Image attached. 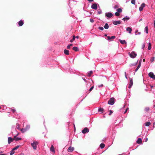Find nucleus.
<instances>
[{
	"label": "nucleus",
	"instance_id": "nucleus-44",
	"mask_svg": "<svg viewBox=\"0 0 155 155\" xmlns=\"http://www.w3.org/2000/svg\"><path fill=\"white\" fill-rule=\"evenodd\" d=\"M115 15L117 16H118L120 15V14L119 13L117 12L115 13Z\"/></svg>",
	"mask_w": 155,
	"mask_h": 155
},
{
	"label": "nucleus",
	"instance_id": "nucleus-13",
	"mask_svg": "<svg viewBox=\"0 0 155 155\" xmlns=\"http://www.w3.org/2000/svg\"><path fill=\"white\" fill-rule=\"evenodd\" d=\"M17 23L18 24V26L20 27L21 26L23 25L24 24V21L21 20L18 22Z\"/></svg>",
	"mask_w": 155,
	"mask_h": 155
},
{
	"label": "nucleus",
	"instance_id": "nucleus-36",
	"mask_svg": "<svg viewBox=\"0 0 155 155\" xmlns=\"http://www.w3.org/2000/svg\"><path fill=\"white\" fill-rule=\"evenodd\" d=\"M117 12L120 13H121L122 12V9L121 8H118L117 10Z\"/></svg>",
	"mask_w": 155,
	"mask_h": 155
},
{
	"label": "nucleus",
	"instance_id": "nucleus-17",
	"mask_svg": "<svg viewBox=\"0 0 155 155\" xmlns=\"http://www.w3.org/2000/svg\"><path fill=\"white\" fill-rule=\"evenodd\" d=\"M107 38L108 40L111 41V39H114L115 38V37L114 36H112L111 37L109 36H107Z\"/></svg>",
	"mask_w": 155,
	"mask_h": 155
},
{
	"label": "nucleus",
	"instance_id": "nucleus-15",
	"mask_svg": "<svg viewBox=\"0 0 155 155\" xmlns=\"http://www.w3.org/2000/svg\"><path fill=\"white\" fill-rule=\"evenodd\" d=\"M141 60H140L139 63L137 67L136 68L135 70V72H136L137 71V70L139 69L140 68L141 66Z\"/></svg>",
	"mask_w": 155,
	"mask_h": 155
},
{
	"label": "nucleus",
	"instance_id": "nucleus-64",
	"mask_svg": "<svg viewBox=\"0 0 155 155\" xmlns=\"http://www.w3.org/2000/svg\"><path fill=\"white\" fill-rule=\"evenodd\" d=\"M19 155H24V154L23 153H21Z\"/></svg>",
	"mask_w": 155,
	"mask_h": 155
},
{
	"label": "nucleus",
	"instance_id": "nucleus-27",
	"mask_svg": "<svg viewBox=\"0 0 155 155\" xmlns=\"http://www.w3.org/2000/svg\"><path fill=\"white\" fill-rule=\"evenodd\" d=\"M30 126L29 124L27 125L25 127V129L27 131L30 128Z\"/></svg>",
	"mask_w": 155,
	"mask_h": 155
},
{
	"label": "nucleus",
	"instance_id": "nucleus-61",
	"mask_svg": "<svg viewBox=\"0 0 155 155\" xmlns=\"http://www.w3.org/2000/svg\"><path fill=\"white\" fill-rule=\"evenodd\" d=\"M153 25H154V28H155V20H154V21Z\"/></svg>",
	"mask_w": 155,
	"mask_h": 155
},
{
	"label": "nucleus",
	"instance_id": "nucleus-23",
	"mask_svg": "<svg viewBox=\"0 0 155 155\" xmlns=\"http://www.w3.org/2000/svg\"><path fill=\"white\" fill-rule=\"evenodd\" d=\"M119 40L120 43L122 44H127V42L125 41V40H122L121 39H119Z\"/></svg>",
	"mask_w": 155,
	"mask_h": 155
},
{
	"label": "nucleus",
	"instance_id": "nucleus-16",
	"mask_svg": "<svg viewBox=\"0 0 155 155\" xmlns=\"http://www.w3.org/2000/svg\"><path fill=\"white\" fill-rule=\"evenodd\" d=\"M14 139H13L11 137H8V144H10L11 142H12L14 140Z\"/></svg>",
	"mask_w": 155,
	"mask_h": 155
},
{
	"label": "nucleus",
	"instance_id": "nucleus-57",
	"mask_svg": "<svg viewBox=\"0 0 155 155\" xmlns=\"http://www.w3.org/2000/svg\"><path fill=\"white\" fill-rule=\"evenodd\" d=\"M145 46V44H143L142 45V49H143V48H144Z\"/></svg>",
	"mask_w": 155,
	"mask_h": 155
},
{
	"label": "nucleus",
	"instance_id": "nucleus-48",
	"mask_svg": "<svg viewBox=\"0 0 155 155\" xmlns=\"http://www.w3.org/2000/svg\"><path fill=\"white\" fill-rule=\"evenodd\" d=\"M94 88V86H92L90 88V89H89V91H92V90Z\"/></svg>",
	"mask_w": 155,
	"mask_h": 155
},
{
	"label": "nucleus",
	"instance_id": "nucleus-63",
	"mask_svg": "<svg viewBox=\"0 0 155 155\" xmlns=\"http://www.w3.org/2000/svg\"><path fill=\"white\" fill-rule=\"evenodd\" d=\"M148 140V138H147L146 139H145V142H146Z\"/></svg>",
	"mask_w": 155,
	"mask_h": 155
},
{
	"label": "nucleus",
	"instance_id": "nucleus-22",
	"mask_svg": "<svg viewBox=\"0 0 155 155\" xmlns=\"http://www.w3.org/2000/svg\"><path fill=\"white\" fill-rule=\"evenodd\" d=\"M64 53L67 55H68L69 54V51L68 50H66V49H64Z\"/></svg>",
	"mask_w": 155,
	"mask_h": 155
},
{
	"label": "nucleus",
	"instance_id": "nucleus-7",
	"mask_svg": "<svg viewBox=\"0 0 155 155\" xmlns=\"http://www.w3.org/2000/svg\"><path fill=\"white\" fill-rule=\"evenodd\" d=\"M89 131V130L87 127H85L81 131L82 133L84 134H86Z\"/></svg>",
	"mask_w": 155,
	"mask_h": 155
},
{
	"label": "nucleus",
	"instance_id": "nucleus-45",
	"mask_svg": "<svg viewBox=\"0 0 155 155\" xmlns=\"http://www.w3.org/2000/svg\"><path fill=\"white\" fill-rule=\"evenodd\" d=\"M98 28L101 31L104 30V28L102 27H99Z\"/></svg>",
	"mask_w": 155,
	"mask_h": 155
},
{
	"label": "nucleus",
	"instance_id": "nucleus-41",
	"mask_svg": "<svg viewBox=\"0 0 155 155\" xmlns=\"http://www.w3.org/2000/svg\"><path fill=\"white\" fill-rule=\"evenodd\" d=\"M145 111L146 112H148L149 110V108L148 107H146L144 109Z\"/></svg>",
	"mask_w": 155,
	"mask_h": 155
},
{
	"label": "nucleus",
	"instance_id": "nucleus-39",
	"mask_svg": "<svg viewBox=\"0 0 155 155\" xmlns=\"http://www.w3.org/2000/svg\"><path fill=\"white\" fill-rule=\"evenodd\" d=\"M16 128L19 130H20V125L18 124H16Z\"/></svg>",
	"mask_w": 155,
	"mask_h": 155
},
{
	"label": "nucleus",
	"instance_id": "nucleus-62",
	"mask_svg": "<svg viewBox=\"0 0 155 155\" xmlns=\"http://www.w3.org/2000/svg\"><path fill=\"white\" fill-rule=\"evenodd\" d=\"M87 1L89 2H92L94 0H87Z\"/></svg>",
	"mask_w": 155,
	"mask_h": 155
},
{
	"label": "nucleus",
	"instance_id": "nucleus-18",
	"mask_svg": "<svg viewBox=\"0 0 155 155\" xmlns=\"http://www.w3.org/2000/svg\"><path fill=\"white\" fill-rule=\"evenodd\" d=\"M126 30L128 31L129 33L130 34L132 31V29L130 27H128L126 28Z\"/></svg>",
	"mask_w": 155,
	"mask_h": 155
},
{
	"label": "nucleus",
	"instance_id": "nucleus-51",
	"mask_svg": "<svg viewBox=\"0 0 155 155\" xmlns=\"http://www.w3.org/2000/svg\"><path fill=\"white\" fill-rule=\"evenodd\" d=\"M113 113V112L111 110H110L109 111V115H110Z\"/></svg>",
	"mask_w": 155,
	"mask_h": 155
},
{
	"label": "nucleus",
	"instance_id": "nucleus-10",
	"mask_svg": "<svg viewBox=\"0 0 155 155\" xmlns=\"http://www.w3.org/2000/svg\"><path fill=\"white\" fill-rule=\"evenodd\" d=\"M112 23L114 25H117L120 24L121 21L120 20L117 21H112Z\"/></svg>",
	"mask_w": 155,
	"mask_h": 155
},
{
	"label": "nucleus",
	"instance_id": "nucleus-32",
	"mask_svg": "<svg viewBox=\"0 0 155 155\" xmlns=\"http://www.w3.org/2000/svg\"><path fill=\"white\" fill-rule=\"evenodd\" d=\"M93 73V71H89L87 74V76L88 77H90L91 76V74Z\"/></svg>",
	"mask_w": 155,
	"mask_h": 155
},
{
	"label": "nucleus",
	"instance_id": "nucleus-3",
	"mask_svg": "<svg viewBox=\"0 0 155 155\" xmlns=\"http://www.w3.org/2000/svg\"><path fill=\"white\" fill-rule=\"evenodd\" d=\"M114 100L115 99L114 97L111 98L108 101V104L109 105H113L115 103Z\"/></svg>",
	"mask_w": 155,
	"mask_h": 155
},
{
	"label": "nucleus",
	"instance_id": "nucleus-42",
	"mask_svg": "<svg viewBox=\"0 0 155 155\" xmlns=\"http://www.w3.org/2000/svg\"><path fill=\"white\" fill-rule=\"evenodd\" d=\"M14 150H13V149L11 151L10 153V155H12L15 153V152L14 151Z\"/></svg>",
	"mask_w": 155,
	"mask_h": 155
},
{
	"label": "nucleus",
	"instance_id": "nucleus-26",
	"mask_svg": "<svg viewBox=\"0 0 155 155\" xmlns=\"http://www.w3.org/2000/svg\"><path fill=\"white\" fill-rule=\"evenodd\" d=\"M104 28L106 29H108L109 28V25L108 23H106L105 25L104 26Z\"/></svg>",
	"mask_w": 155,
	"mask_h": 155
},
{
	"label": "nucleus",
	"instance_id": "nucleus-56",
	"mask_svg": "<svg viewBox=\"0 0 155 155\" xmlns=\"http://www.w3.org/2000/svg\"><path fill=\"white\" fill-rule=\"evenodd\" d=\"M103 84H101L100 85H99V86H98V87H103Z\"/></svg>",
	"mask_w": 155,
	"mask_h": 155
},
{
	"label": "nucleus",
	"instance_id": "nucleus-46",
	"mask_svg": "<svg viewBox=\"0 0 155 155\" xmlns=\"http://www.w3.org/2000/svg\"><path fill=\"white\" fill-rule=\"evenodd\" d=\"M154 59H155V58L154 57H152L150 59L151 62H153L154 61Z\"/></svg>",
	"mask_w": 155,
	"mask_h": 155
},
{
	"label": "nucleus",
	"instance_id": "nucleus-9",
	"mask_svg": "<svg viewBox=\"0 0 155 155\" xmlns=\"http://www.w3.org/2000/svg\"><path fill=\"white\" fill-rule=\"evenodd\" d=\"M146 5L144 3H142L140 5V6L139 8V11L141 12L142 11L143 8Z\"/></svg>",
	"mask_w": 155,
	"mask_h": 155
},
{
	"label": "nucleus",
	"instance_id": "nucleus-25",
	"mask_svg": "<svg viewBox=\"0 0 155 155\" xmlns=\"http://www.w3.org/2000/svg\"><path fill=\"white\" fill-rule=\"evenodd\" d=\"M73 50L75 51H79V49L77 47H74L72 48Z\"/></svg>",
	"mask_w": 155,
	"mask_h": 155
},
{
	"label": "nucleus",
	"instance_id": "nucleus-31",
	"mask_svg": "<svg viewBox=\"0 0 155 155\" xmlns=\"http://www.w3.org/2000/svg\"><path fill=\"white\" fill-rule=\"evenodd\" d=\"M151 123L149 122H146L144 124L146 126L148 127L149 126Z\"/></svg>",
	"mask_w": 155,
	"mask_h": 155
},
{
	"label": "nucleus",
	"instance_id": "nucleus-34",
	"mask_svg": "<svg viewBox=\"0 0 155 155\" xmlns=\"http://www.w3.org/2000/svg\"><path fill=\"white\" fill-rule=\"evenodd\" d=\"M11 111L13 112V113H14L16 112V110L14 107H13L11 108Z\"/></svg>",
	"mask_w": 155,
	"mask_h": 155
},
{
	"label": "nucleus",
	"instance_id": "nucleus-43",
	"mask_svg": "<svg viewBox=\"0 0 155 155\" xmlns=\"http://www.w3.org/2000/svg\"><path fill=\"white\" fill-rule=\"evenodd\" d=\"M135 0H132L131 1V4L133 5H135Z\"/></svg>",
	"mask_w": 155,
	"mask_h": 155
},
{
	"label": "nucleus",
	"instance_id": "nucleus-21",
	"mask_svg": "<svg viewBox=\"0 0 155 155\" xmlns=\"http://www.w3.org/2000/svg\"><path fill=\"white\" fill-rule=\"evenodd\" d=\"M12 135L14 136V134H17V133L19 134V133L17 131V130H13L12 131Z\"/></svg>",
	"mask_w": 155,
	"mask_h": 155
},
{
	"label": "nucleus",
	"instance_id": "nucleus-4",
	"mask_svg": "<svg viewBox=\"0 0 155 155\" xmlns=\"http://www.w3.org/2000/svg\"><path fill=\"white\" fill-rule=\"evenodd\" d=\"M97 5H98L99 8H100L99 6L97 3H94L92 4L91 6V8L94 10H97Z\"/></svg>",
	"mask_w": 155,
	"mask_h": 155
},
{
	"label": "nucleus",
	"instance_id": "nucleus-6",
	"mask_svg": "<svg viewBox=\"0 0 155 155\" xmlns=\"http://www.w3.org/2000/svg\"><path fill=\"white\" fill-rule=\"evenodd\" d=\"M105 15L108 18H111L113 15L112 13L111 12H106L105 14Z\"/></svg>",
	"mask_w": 155,
	"mask_h": 155
},
{
	"label": "nucleus",
	"instance_id": "nucleus-19",
	"mask_svg": "<svg viewBox=\"0 0 155 155\" xmlns=\"http://www.w3.org/2000/svg\"><path fill=\"white\" fill-rule=\"evenodd\" d=\"M130 18L129 17L127 16H126L124 18H122V20L124 21H127L128 20L130 19Z\"/></svg>",
	"mask_w": 155,
	"mask_h": 155
},
{
	"label": "nucleus",
	"instance_id": "nucleus-2",
	"mask_svg": "<svg viewBox=\"0 0 155 155\" xmlns=\"http://www.w3.org/2000/svg\"><path fill=\"white\" fill-rule=\"evenodd\" d=\"M128 54L130 57L132 58H135L137 55V54L136 52L134 51H132L131 53L129 52Z\"/></svg>",
	"mask_w": 155,
	"mask_h": 155
},
{
	"label": "nucleus",
	"instance_id": "nucleus-33",
	"mask_svg": "<svg viewBox=\"0 0 155 155\" xmlns=\"http://www.w3.org/2000/svg\"><path fill=\"white\" fill-rule=\"evenodd\" d=\"M75 38L76 37L75 36H73L72 38L70 40V42H72L73 41H74L75 40Z\"/></svg>",
	"mask_w": 155,
	"mask_h": 155
},
{
	"label": "nucleus",
	"instance_id": "nucleus-55",
	"mask_svg": "<svg viewBox=\"0 0 155 155\" xmlns=\"http://www.w3.org/2000/svg\"><path fill=\"white\" fill-rule=\"evenodd\" d=\"M128 107H127V108H126V110H125L124 111V114H125V113L127 112V110H128Z\"/></svg>",
	"mask_w": 155,
	"mask_h": 155
},
{
	"label": "nucleus",
	"instance_id": "nucleus-30",
	"mask_svg": "<svg viewBox=\"0 0 155 155\" xmlns=\"http://www.w3.org/2000/svg\"><path fill=\"white\" fill-rule=\"evenodd\" d=\"M100 147L101 149H103L105 147V144L103 143H101L100 145Z\"/></svg>",
	"mask_w": 155,
	"mask_h": 155
},
{
	"label": "nucleus",
	"instance_id": "nucleus-1",
	"mask_svg": "<svg viewBox=\"0 0 155 155\" xmlns=\"http://www.w3.org/2000/svg\"><path fill=\"white\" fill-rule=\"evenodd\" d=\"M38 144V142L37 141H34L31 143V145L33 149L36 150L37 148V145Z\"/></svg>",
	"mask_w": 155,
	"mask_h": 155
},
{
	"label": "nucleus",
	"instance_id": "nucleus-35",
	"mask_svg": "<svg viewBox=\"0 0 155 155\" xmlns=\"http://www.w3.org/2000/svg\"><path fill=\"white\" fill-rule=\"evenodd\" d=\"M20 147V145H17L15 147H14L12 149L13 150H17L18 148Z\"/></svg>",
	"mask_w": 155,
	"mask_h": 155
},
{
	"label": "nucleus",
	"instance_id": "nucleus-52",
	"mask_svg": "<svg viewBox=\"0 0 155 155\" xmlns=\"http://www.w3.org/2000/svg\"><path fill=\"white\" fill-rule=\"evenodd\" d=\"M90 21L91 23H93L94 21V20L92 19H90Z\"/></svg>",
	"mask_w": 155,
	"mask_h": 155
},
{
	"label": "nucleus",
	"instance_id": "nucleus-8",
	"mask_svg": "<svg viewBox=\"0 0 155 155\" xmlns=\"http://www.w3.org/2000/svg\"><path fill=\"white\" fill-rule=\"evenodd\" d=\"M148 75L151 78L154 79H155V75L152 72H150L149 73Z\"/></svg>",
	"mask_w": 155,
	"mask_h": 155
},
{
	"label": "nucleus",
	"instance_id": "nucleus-47",
	"mask_svg": "<svg viewBox=\"0 0 155 155\" xmlns=\"http://www.w3.org/2000/svg\"><path fill=\"white\" fill-rule=\"evenodd\" d=\"M122 125H123L122 123L121 122H120L119 124H118L119 126L120 127H121L122 126Z\"/></svg>",
	"mask_w": 155,
	"mask_h": 155
},
{
	"label": "nucleus",
	"instance_id": "nucleus-29",
	"mask_svg": "<svg viewBox=\"0 0 155 155\" xmlns=\"http://www.w3.org/2000/svg\"><path fill=\"white\" fill-rule=\"evenodd\" d=\"M20 130L21 132L23 133L27 131V130L25 129V128L21 129Z\"/></svg>",
	"mask_w": 155,
	"mask_h": 155
},
{
	"label": "nucleus",
	"instance_id": "nucleus-59",
	"mask_svg": "<svg viewBox=\"0 0 155 155\" xmlns=\"http://www.w3.org/2000/svg\"><path fill=\"white\" fill-rule=\"evenodd\" d=\"M138 60L137 61V62L136 63H134V66H135L137 64V63H138Z\"/></svg>",
	"mask_w": 155,
	"mask_h": 155
},
{
	"label": "nucleus",
	"instance_id": "nucleus-38",
	"mask_svg": "<svg viewBox=\"0 0 155 155\" xmlns=\"http://www.w3.org/2000/svg\"><path fill=\"white\" fill-rule=\"evenodd\" d=\"M151 48V45L150 43H149V45L148 47V49L149 50H150Z\"/></svg>",
	"mask_w": 155,
	"mask_h": 155
},
{
	"label": "nucleus",
	"instance_id": "nucleus-5",
	"mask_svg": "<svg viewBox=\"0 0 155 155\" xmlns=\"http://www.w3.org/2000/svg\"><path fill=\"white\" fill-rule=\"evenodd\" d=\"M19 133L17 134H14V139L16 141H18L19 140H21L22 139L21 137H17L19 135Z\"/></svg>",
	"mask_w": 155,
	"mask_h": 155
},
{
	"label": "nucleus",
	"instance_id": "nucleus-14",
	"mask_svg": "<svg viewBox=\"0 0 155 155\" xmlns=\"http://www.w3.org/2000/svg\"><path fill=\"white\" fill-rule=\"evenodd\" d=\"M74 150V148L71 146L68 149V151L70 153L72 152Z\"/></svg>",
	"mask_w": 155,
	"mask_h": 155
},
{
	"label": "nucleus",
	"instance_id": "nucleus-58",
	"mask_svg": "<svg viewBox=\"0 0 155 155\" xmlns=\"http://www.w3.org/2000/svg\"><path fill=\"white\" fill-rule=\"evenodd\" d=\"M138 31L137 30H136L135 32V35H137V32Z\"/></svg>",
	"mask_w": 155,
	"mask_h": 155
},
{
	"label": "nucleus",
	"instance_id": "nucleus-24",
	"mask_svg": "<svg viewBox=\"0 0 155 155\" xmlns=\"http://www.w3.org/2000/svg\"><path fill=\"white\" fill-rule=\"evenodd\" d=\"M104 109L103 108L100 107V108H99L98 110V111L99 112H101V113H102L103 111H104Z\"/></svg>",
	"mask_w": 155,
	"mask_h": 155
},
{
	"label": "nucleus",
	"instance_id": "nucleus-60",
	"mask_svg": "<svg viewBox=\"0 0 155 155\" xmlns=\"http://www.w3.org/2000/svg\"><path fill=\"white\" fill-rule=\"evenodd\" d=\"M138 60L137 61V62L136 63H134V66H135L137 64V63H138Z\"/></svg>",
	"mask_w": 155,
	"mask_h": 155
},
{
	"label": "nucleus",
	"instance_id": "nucleus-40",
	"mask_svg": "<svg viewBox=\"0 0 155 155\" xmlns=\"http://www.w3.org/2000/svg\"><path fill=\"white\" fill-rule=\"evenodd\" d=\"M72 44H70L69 45H68L67 46V48L68 49H70L71 46H72Z\"/></svg>",
	"mask_w": 155,
	"mask_h": 155
},
{
	"label": "nucleus",
	"instance_id": "nucleus-49",
	"mask_svg": "<svg viewBox=\"0 0 155 155\" xmlns=\"http://www.w3.org/2000/svg\"><path fill=\"white\" fill-rule=\"evenodd\" d=\"M51 150L52 151L54 152V148L53 147V146L51 147Z\"/></svg>",
	"mask_w": 155,
	"mask_h": 155
},
{
	"label": "nucleus",
	"instance_id": "nucleus-20",
	"mask_svg": "<svg viewBox=\"0 0 155 155\" xmlns=\"http://www.w3.org/2000/svg\"><path fill=\"white\" fill-rule=\"evenodd\" d=\"M142 139L140 138H139L137 141V143L138 144H140L142 143Z\"/></svg>",
	"mask_w": 155,
	"mask_h": 155
},
{
	"label": "nucleus",
	"instance_id": "nucleus-50",
	"mask_svg": "<svg viewBox=\"0 0 155 155\" xmlns=\"http://www.w3.org/2000/svg\"><path fill=\"white\" fill-rule=\"evenodd\" d=\"M82 79L83 80L86 82V83L87 82V81L86 80V79L85 78V77H82Z\"/></svg>",
	"mask_w": 155,
	"mask_h": 155
},
{
	"label": "nucleus",
	"instance_id": "nucleus-54",
	"mask_svg": "<svg viewBox=\"0 0 155 155\" xmlns=\"http://www.w3.org/2000/svg\"><path fill=\"white\" fill-rule=\"evenodd\" d=\"M155 128V122H154L153 124V129H153Z\"/></svg>",
	"mask_w": 155,
	"mask_h": 155
},
{
	"label": "nucleus",
	"instance_id": "nucleus-53",
	"mask_svg": "<svg viewBox=\"0 0 155 155\" xmlns=\"http://www.w3.org/2000/svg\"><path fill=\"white\" fill-rule=\"evenodd\" d=\"M118 7V6L117 5H115L114 7V9H116V8H117Z\"/></svg>",
	"mask_w": 155,
	"mask_h": 155
},
{
	"label": "nucleus",
	"instance_id": "nucleus-37",
	"mask_svg": "<svg viewBox=\"0 0 155 155\" xmlns=\"http://www.w3.org/2000/svg\"><path fill=\"white\" fill-rule=\"evenodd\" d=\"M97 13L98 14H101L102 13V12L101 9L100 8L99 9H98L97 10Z\"/></svg>",
	"mask_w": 155,
	"mask_h": 155
},
{
	"label": "nucleus",
	"instance_id": "nucleus-11",
	"mask_svg": "<svg viewBox=\"0 0 155 155\" xmlns=\"http://www.w3.org/2000/svg\"><path fill=\"white\" fill-rule=\"evenodd\" d=\"M130 84L129 85L128 87L130 89L132 87L133 83V79L132 78H130Z\"/></svg>",
	"mask_w": 155,
	"mask_h": 155
},
{
	"label": "nucleus",
	"instance_id": "nucleus-28",
	"mask_svg": "<svg viewBox=\"0 0 155 155\" xmlns=\"http://www.w3.org/2000/svg\"><path fill=\"white\" fill-rule=\"evenodd\" d=\"M144 31L147 34L148 33V29L147 26H146L144 29Z\"/></svg>",
	"mask_w": 155,
	"mask_h": 155
},
{
	"label": "nucleus",
	"instance_id": "nucleus-12",
	"mask_svg": "<svg viewBox=\"0 0 155 155\" xmlns=\"http://www.w3.org/2000/svg\"><path fill=\"white\" fill-rule=\"evenodd\" d=\"M1 107L2 108L1 109H2L3 110H6V111H8V110H10V108H7L5 105H2Z\"/></svg>",
	"mask_w": 155,
	"mask_h": 155
}]
</instances>
